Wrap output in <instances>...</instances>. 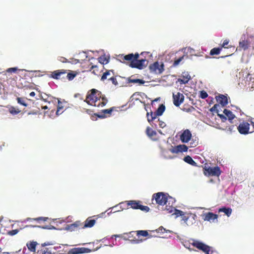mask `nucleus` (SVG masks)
I'll list each match as a JSON object with an SVG mask.
<instances>
[{"mask_svg":"<svg viewBox=\"0 0 254 254\" xmlns=\"http://www.w3.org/2000/svg\"><path fill=\"white\" fill-rule=\"evenodd\" d=\"M92 251L91 250L86 248H74L71 249L68 254H84V253H89Z\"/></svg>","mask_w":254,"mask_h":254,"instance_id":"nucleus-12","label":"nucleus"},{"mask_svg":"<svg viewBox=\"0 0 254 254\" xmlns=\"http://www.w3.org/2000/svg\"><path fill=\"white\" fill-rule=\"evenodd\" d=\"M191 137V133L188 129L185 130L180 135V140L183 143L188 142Z\"/></svg>","mask_w":254,"mask_h":254,"instance_id":"nucleus-13","label":"nucleus"},{"mask_svg":"<svg viewBox=\"0 0 254 254\" xmlns=\"http://www.w3.org/2000/svg\"><path fill=\"white\" fill-rule=\"evenodd\" d=\"M16 100L17 101V103L20 105H23L25 107L27 106V104L26 103V101L23 98L17 97L16 98Z\"/></svg>","mask_w":254,"mask_h":254,"instance_id":"nucleus-37","label":"nucleus"},{"mask_svg":"<svg viewBox=\"0 0 254 254\" xmlns=\"http://www.w3.org/2000/svg\"><path fill=\"white\" fill-rule=\"evenodd\" d=\"M191 245L198 250L202 251L206 254H212L213 253V251L211 250L210 247L202 242L195 241Z\"/></svg>","mask_w":254,"mask_h":254,"instance_id":"nucleus-6","label":"nucleus"},{"mask_svg":"<svg viewBox=\"0 0 254 254\" xmlns=\"http://www.w3.org/2000/svg\"><path fill=\"white\" fill-rule=\"evenodd\" d=\"M81 226V223L79 221H76L75 222L68 225L66 227V229L71 231H74L78 227Z\"/></svg>","mask_w":254,"mask_h":254,"instance_id":"nucleus-24","label":"nucleus"},{"mask_svg":"<svg viewBox=\"0 0 254 254\" xmlns=\"http://www.w3.org/2000/svg\"><path fill=\"white\" fill-rule=\"evenodd\" d=\"M221 50L222 49L220 47L218 48H214L211 50L210 52V55L211 56L217 55L219 54Z\"/></svg>","mask_w":254,"mask_h":254,"instance_id":"nucleus-35","label":"nucleus"},{"mask_svg":"<svg viewBox=\"0 0 254 254\" xmlns=\"http://www.w3.org/2000/svg\"><path fill=\"white\" fill-rule=\"evenodd\" d=\"M67 70L65 69H59L51 72L50 77L55 79H64Z\"/></svg>","mask_w":254,"mask_h":254,"instance_id":"nucleus-8","label":"nucleus"},{"mask_svg":"<svg viewBox=\"0 0 254 254\" xmlns=\"http://www.w3.org/2000/svg\"><path fill=\"white\" fill-rule=\"evenodd\" d=\"M36 227V226H33V225H25L23 228H28V227Z\"/></svg>","mask_w":254,"mask_h":254,"instance_id":"nucleus-60","label":"nucleus"},{"mask_svg":"<svg viewBox=\"0 0 254 254\" xmlns=\"http://www.w3.org/2000/svg\"><path fill=\"white\" fill-rule=\"evenodd\" d=\"M245 36H244V39L240 41L239 43V47L240 48L246 50L249 48L250 46V42L248 40H246Z\"/></svg>","mask_w":254,"mask_h":254,"instance_id":"nucleus-20","label":"nucleus"},{"mask_svg":"<svg viewBox=\"0 0 254 254\" xmlns=\"http://www.w3.org/2000/svg\"><path fill=\"white\" fill-rule=\"evenodd\" d=\"M52 245V244H51L49 242H45L44 243H42L41 244V248H46L45 247L47 246H50Z\"/></svg>","mask_w":254,"mask_h":254,"instance_id":"nucleus-50","label":"nucleus"},{"mask_svg":"<svg viewBox=\"0 0 254 254\" xmlns=\"http://www.w3.org/2000/svg\"><path fill=\"white\" fill-rule=\"evenodd\" d=\"M182 110L183 111L188 113H190L195 110V108L193 106L188 105H184Z\"/></svg>","mask_w":254,"mask_h":254,"instance_id":"nucleus-33","label":"nucleus"},{"mask_svg":"<svg viewBox=\"0 0 254 254\" xmlns=\"http://www.w3.org/2000/svg\"><path fill=\"white\" fill-rule=\"evenodd\" d=\"M149 69L151 72L157 74H161L164 70V64L163 63L160 64L158 62H156L150 65Z\"/></svg>","mask_w":254,"mask_h":254,"instance_id":"nucleus-10","label":"nucleus"},{"mask_svg":"<svg viewBox=\"0 0 254 254\" xmlns=\"http://www.w3.org/2000/svg\"><path fill=\"white\" fill-rule=\"evenodd\" d=\"M146 133L149 137L152 138L153 140H157V139L153 138L154 136H156V132L155 130H152L150 127H147L146 128Z\"/></svg>","mask_w":254,"mask_h":254,"instance_id":"nucleus-26","label":"nucleus"},{"mask_svg":"<svg viewBox=\"0 0 254 254\" xmlns=\"http://www.w3.org/2000/svg\"><path fill=\"white\" fill-rule=\"evenodd\" d=\"M238 126H232L231 127H230L229 128V129L230 130V131H232V130H235L236 129H237V127Z\"/></svg>","mask_w":254,"mask_h":254,"instance_id":"nucleus-51","label":"nucleus"},{"mask_svg":"<svg viewBox=\"0 0 254 254\" xmlns=\"http://www.w3.org/2000/svg\"><path fill=\"white\" fill-rule=\"evenodd\" d=\"M219 107V105L218 104H215L210 109V111H212V112H215L216 113H217V115L218 117H219V118L221 119V121L223 122H224L226 121L227 120V118L226 117V116L223 115V114H219L218 113V110L217 109V108Z\"/></svg>","mask_w":254,"mask_h":254,"instance_id":"nucleus-19","label":"nucleus"},{"mask_svg":"<svg viewBox=\"0 0 254 254\" xmlns=\"http://www.w3.org/2000/svg\"><path fill=\"white\" fill-rule=\"evenodd\" d=\"M204 217L203 219L205 221H214L215 220H216L218 218V215L217 214H215L212 212H208L205 213L204 215Z\"/></svg>","mask_w":254,"mask_h":254,"instance_id":"nucleus-18","label":"nucleus"},{"mask_svg":"<svg viewBox=\"0 0 254 254\" xmlns=\"http://www.w3.org/2000/svg\"><path fill=\"white\" fill-rule=\"evenodd\" d=\"M229 43V40L228 39H226L224 41L223 44L221 45L220 47L222 49L223 48H228L229 47H231V46H228V47H227V46H228Z\"/></svg>","mask_w":254,"mask_h":254,"instance_id":"nucleus-41","label":"nucleus"},{"mask_svg":"<svg viewBox=\"0 0 254 254\" xmlns=\"http://www.w3.org/2000/svg\"><path fill=\"white\" fill-rule=\"evenodd\" d=\"M251 124L252 127V129H251V130H250V133H252L254 132V123L252 121H251Z\"/></svg>","mask_w":254,"mask_h":254,"instance_id":"nucleus-53","label":"nucleus"},{"mask_svg":"<svg viewBox=\"0 0 254 254\" xmlns=\"http://www.w3.org/2000/svg\"><path fill=\"white\" fill-rule=\"evenodd\" d=\"M173 99L174 105L176 107H179L184 102L185 97L182 93L177 92L173 94Z\"/></svg>","mask_w":254,"mask_h":254,"instance_id":"nucleus-11","label":"nucleus"},{"mask_svg":"<svg viewBox=\"0 0 254 254\" xmlns=\"http://www.w3.org/2000/svg\"><path fill=\"white\" fill-rule=\"evenodd\" d=\"M225 115L228 117L229 121L231 123H232V120H233L235 118V116L233 113L228 109H225L223 111Z\"/></svg>","mask_w":254,"mask_h":254,"instance_id":"nucleus-25","label":"nucleus"},{"mask_svg":"<svg viewBox=\"0 0 254 254\" xmlns=\"http://www.w3.org/2000/svg\"><path fill=\"white\" fill-rule=\"evenodd\" d=\"M165 209L169 212V213H172L173 212H174V211L175 210V208L173 206H166V208H165Z\"/></svg>","mask_w":254,"mask_h":254,"instance_id":"nucleus-46","label":"nucleus"},{"mask_svg":"<svg viewBox=\"0 0 254 254\" xmlns=\"http://www.w3.org/2000/svg\"><path fill=\"white\" fill-rule=\"evenodd\" d=\"M92 73H94V74H96V71H95V70H93V71H92Z\"/></svg>","mask_w":254,"mask_h":254,"instance_id":"nucleus-64","label":"nucleus"},{"mask_svg":"<svg viewBox=\"0 0 254 254\" xmlns=\"http://www.w3.org/2000/svg\"><path fill=\"white\" fill-rule=\"evenodd\" d=\"M188 147L185 144H180L175 146L173 148L171 149V152L173 153H178L179 152H187Z\"/></svg>","mask_w":254,"mask_h":254,"instance_id":"nucleus-15","label":"nucleus"},{"mask_svg":"<svg viewBox=\"0 0 254 254\" xmlns=\"http://www.w3.org/2000/svg\"><path fill=\"white\" fill-rule=\"evenodd\" d=\"M84 101L91 106L104 107L107 103L108 99L101 91L92 89L88 92Z\"/></svg>","mask_w":254,"mask_h":254,"instance_id":"nucleus-1","label":"nucleus"},{"mask_svg":"<svg viewBox=\"0 0 254 254\" xmlns=\"http://www.w3.org/2000/svg\"><path fill=\"white\" fill-rule=\"evenodd\" d=\"M97 219V217L96 216L88 217L84 222V226L83 228H91L93 227Z\"/></svg>","mask_w":254,"mask_h":254,"instance_id":"nucleus-14","label":"nucleus"},{"mask_svg":"<svg viewBox=\"0 0 254 254\" xmlns=\"http://www.w3.org/2000/svg\"><path fill=\"white\" fill-rule=\"evenodd\" d=\"M1 254H14L13 252H3L1 253Z\"/></svg>","mask_w":254,"mask_h":254,"instance_id":"nucleus-58","label":"nucleus"},{"mask_svg":"<svg viewBox=\"0 0 254 254\" xmlns=\"http://www.w3.org/2000/svg\"><path fill=\"white\" fill-rule=\"evenodd\" d=\"M113 111V108H111L109 109H105V110H103L102 111V112L101 113V114H95V115L97 116L98 118H99L100 119H104L107 117L106 115V114H108L109 115L108 116H110L111 115Z\"/></svg>","mask_w":254,"mask_h":254,"instance_id":"nucleus-17","label":"nucleus"},{"mask_svg":"<svg viewBox=\"0 0 254 254\" xmlns=\"http://www.w3.org/2000/svg\"><path fill=\"white\" fill-rule=\"evenodd\" d=\"M157 121H154L155 122H156L158 123V126L161 127V128H164L165 126H166V124L159 120V119H157Z\"/></svg>","mask_w":254,"mask_h":254,"instance_id":"nucleus-45","label":"nucleus"},{"mask_svg":"<svg viewBox=\"0 0 254 254\" xmlns=\"http://www.w3.org/2000/svg\"><path fill=\"white\" fill-rule=\"evenodd\" d=\"M60 248H61V246H55V247H54V249L55 250H59Z\"/></svg>","mask_w":254,"mask_h":254,"instance_id":"nucleus-57","label":"nucleus"},{"mask_svg":"<svg viewBox=\"0 0 254 254\" xmlns=\"http://www.w3.org/2000/svg\"><path fill=\"white\" fill-rule=\"evenodd\" d=\"M8 111L12 115H17L21 112L19 109L16 108L13 106H10L9 107Z\"/></svg>","mask_w":254,"mask_h":254,"instance_id":"nucleus-34","label":"nucleus"},{"mask_svg":"<svg viewBox=\"0 0 254 254\" xmlns=\"http://www.w3.org/2000/svg\"><path fill=\"white\" fill-rule=\"evenodd\" d=\"M108 80H111L112 83L115 85H117L118 84V82L117 80V79L116 77H115L114 75L111 76V77H109Z\"/></svg>","mask_w":254,"mask_h":254,"instance_id":"nucleus-42","label":"nucleus"},{"mask_svg":"<svg viewBox=\"0 0 254 254\" xmlns=\"http://www.w3.org/2000/svg\"><path fill=\"white\" fill-rule=\"evenodd\" d=\"M190 79V76L188 73H183L182 78L178 79V81L181 84H185L187 83Z\"/></svg>","mask_w":254,"mask_h":254,"instance_id":"nucleus-21","label":"nucleus"},{"mask_svg":"<svg viewBox=\"0 0 254 254\" xmlns=\"http://www.w3.org/2000/svg\"><path fill=\"white\" fill-rule=\"evenodd\" d=\"M24 87L29 88H31V89H33L34 88L33 84H29L28 85H24Z\"/></svg>","mask_w":254,"mask_h":254,"instance_id":"nucleus-54","label":"nucleus"},{"mask_svg":"<svg viewBox=\"0 0 254 254\" xmlns=\"http://www.w3.org/2000/svg\"><path fill=\"white\" fill-rule=\"evenodd\" d=\"M200 97L202 99H205L208 97V94L204 91H201L200 93Z\"/></svg>","mask_w":254,"mask_h":254,"instance_id":"nucleus-47","label":"nucleus"},{"mask_svg":"<svg viewBox=\"0 0 254 254\" xmlns=\"http://www.w3.org/2000/svg\"><path fill=\"white\" fill-rule=\"evenodd\" d=\"M19 230L18 229L12 230L8 231L7 232V234L9 236H14V235H16V234H17L18 232H19Z\"/></svg>","mask_w":254,"mask_h":254,"instance_id":"nucleus-44","label":"nucleus"},{"mask_svg":"<svg viewBox=\"0 0 254 254\" xmlns=\"http://www.w3.org/2000/svg\"><path fill=\"white\" fill-rule=\"evenodd\" d=\"M59 60L60 62H61L62 63H67V62H68V60L66 58H65L64 57H60L59 58Z\"/></svg>","mask_w":254,"mask_h":254,"instance_id":"nucleus-49","label":"nucleus"},{"mask_svg":"<svg viewBox=\"0 0 254 254\" xmlns=\"http://www.w3.org/2000/svg\"><path fill=\"white\" fill-rule=\"evenodd\" d=\"M182 219L185 221V222H186L188 219V217H187L186 216H185V215L184 216H182Z\"/></svg>","mask_w":254,"mask_h":254,"instance_id":"nucleus-56","label":"nucleus"},{"mask_svg":"<svg viewBox=\"0 0 254 254\" xmlns=\"http://www.w3.org/2000/svg\"><path fill=\"white\" fill-rule=\"evenodd\" d=\"M136 234L138 237L139 236H143V237H146L148 236V233L146 230H139L135 231Z\"/></svg>","mask_w":254,"mask_h":254,"instance_id":"nucleus-36","label":"nucleus"},{"mask_svg":"<svg viewBox=\"0 0 254 254\" xmlns=\"http://www.w3.org/2000/svg\"><path fill=\"white\" fill-rule=\"evenodd\" d=\"M97 67V66L96 65H92V66L91 67V68H90V70H91L92 69H93V68H96Z\"/></svg>","mask_w":254,"mask_h":254,"instance_id":"nucleus-61","label":"nucleus"},{"mask_svg":"<svg viewBox=\"0 0 254 254\" xmlns=\"http://www.w3.org/2000/svg\"><path fill=\"white\" fill-rule=\"evenodd\" d=\"M18 70L17 67H11L6 70L7 72H15Z\"/></svg>","mask_w":254,"mask_h":254,"instance_id":"nucleus-48","label":"nucleus"},{"mask_svg":"<svg viewBox=\"0 0 254 254\" xmlns=\"http://www.w3.org/2000/svg\"><path fill=\"white\" fill-rule=\"evenodd\" d=\"M250 124L248 122L243 121L237 127V129L241 134H247L250 133Z\"/></svg>","mask_w":254,"mask_h":254,"instance_id":"nucleus-9","label":"nucleus"},{"mask_svg":"<svg viewBox=\"0 0 254 254\" xmlns=\"http://www.w3.org/2000/svg\"><path fill=\"white\" fill-rule=\"evenodd\" d=\"M126 204L127 206H130L131 208L134 209H140L145 212H148L150 210L147 206H144L140 204L139 201L129 200L126 201L124 202L121 203L120 204L122 205Z\"/></svg>","mask_w":254,"mask_h":254,"instance_id":"nucleus-5","label":"nucleus"},{"mask_svg":"<svg viewBox=\"0 0 254 254\" xmlns=\"http://www.w3.org/2000/svg\"><path fill=\"white\" fill-rule=\"evenodd\" d=\"M165 110V106L163 104L160 105L157 110L155 112H151L147 113L146 117L148 122L153 126V122L157 119V116H161Z\"/></svg>","mask_w":254,"mask_h":254,"instance_id":"nucleus-3","label":"nucleus"},{"mask_svg":"<svg viewBox=\"0 0 254 254\" xmlns=\"http://www.w3.org/2000/svg\"><path fill=\"white\" fill-rule=\"evenodd\" d=\"M184 57V56H183L179 58V59L175 60L173 64V66L174 67L177 66L180 63V62L183 60Z\"/></svg>","mask_w":254,"mask_h":254,"instance_id":"nucleus-40","label":"nucleus"},{"mask_svg":"<svg viewBox=\"0 0 254 254\" xmlns=\"http://www.w3.org/2000/svg\"><path fill=\"white\" fill-rule=\"evenodd\" d=\"M114 75V72L113 70H107L102 75L101 80L104 81L105 79H108L109 77Z\"/></svg>","mask_w":254,"mask_h":254,"instance_id":"nucleus-22","label":"nucleus"},{"mask_svg":"<svg viewBox=\"0 0 254 254\" xmlns=\"http://www.w3.org/2000/svg\"><path fill=\"white\" fill-rule=\"evenodd\" d=\"M169 196L163 192H159L154 193L152 195V200H155L156 204L160 205H164L166 204ZM169 198L173 199L172 197L169 196Z\"/></svg>","mask_w":254,"mask_h":254,"instance_id":"nucleus-4","label":"nucleus"},{"mask_svg":"<svg viewBox=\"0 0 254 254\" xmlns=\"http://www.w3.org/2000/svg\"><path fill=\"white\" fill-rule=\"evenodd\" d=\"M139 55L136 53L135 54H129L124 56L123 60L129 61V66L132 68H135L138 69H142L147 65L148 62L146 59H138Z\"/></svg>","mask_w":254,"mask_h":254,"instance_id":"nucleus-2","label":"nucleus"},{"mask_svg":"<svg viewBox=\"0 0 254 254\" xmlns=\"http://www.w3.org/2000/svg\"><path fill=\"white\" fill-rule=\"evenodd\" d=\"M64 111V106H63V103L62 102L58 99V104L57 106V110L56 112V114L57 116H59L62 114Z\"/></svg>","mask_w":254,"mask_h":254,"instance_id":"nucleus-27","label":"nucleus"},{"mask_svg":"<svg viewBox=\"0 0 254 254\" xmlns=\"http://www.w3.org/2000/svg\"><path fill=\"white\" fill-rule=\"evenodd\" d=\"M42 109H44V110L47 109H48V107L47 106H43L42 107Z\"/></svg>","mask_w":254,"mask_h":254,"instance_id":"nucleus-62","label":"nucleus"},{"mask_svg":"<svg viewBox=\"0 0 254 254\" xmlns=\"http://www.w3.org/2000/svg\"><path fill=\"white\" fill-rule=\"evenodd\" d=\"M100 248V247H97V248H96L95 249H94L93 250V251H96V250H98Z\"/></svg>","mask_w":254,"mask_h":254,"instance_id":"nucleus-63","label":"nucleus"},{"mask_svg":"<svg viewBox=\"0 0 254 254\" xmlns=\"http://www.w3.org/2000/svg\"><path fill=\"white\" fill-rule=\"evenodd\" d=\"M38 111H35V112L31 111V112H28V115H36L38 113Z\"/></svg>","mask_w":254,"mask_h":254,"instance_id":"nucleus-55","label":"nucleus"},{"mask_svg":"<svg viewBox=\"0 0 254 254\" xmlns=\"http://www.w3.org/2000/svg\"><path fill=\"white\" fill-rule=\"evenodd\" d=\"M203 173L205 176L219 177L221 174V171L220 168L218 166L214 167H209L208 168L205 167L204 168Z\"/></svg>","mask_w":254,"mask_h":254,"instance_id":"nucleus-7","label":"nucleus"},{"mask_svg":"<svg viewBox=\"0 0 254 254\" xmlns=\"http://www.w3.org/2000/svg\"><path fill=\"white\" fill-rule=\"evenodd\" d=\"M35 95V93L34 92H31L30 93V96L31 97H34V96Z\"/></svg>","mask_w":254,"mask_h":254,"instance_id":"nucleus-59","label":"nucleus"},{"mask_svg":"<svg viewBox=\"0 0 254 254\" xmlns=\"http://www.w3.org/2000/svg\"><path fill=\"white\" fill-rule=\"evenodd\" d=\"M216 100L222 107L226 106L228 103L227 97L222 94L216 96Z\"/></svg>","mask_w":254,"mask_h":254,"instance_id":"nucleus-16","label":"nucleus"},{"mask_svg":"<svg viewBox=\"0 0 254 254\" xmlns=\"http://www.w3.org/2000/svg\"><path fill=\"white\" fill-rule=\"evenodd\" d=\"M127 81L128 83H138L139 84H143L145 83V81L140 79H134L131 77H130L128 78Z\"/></svg>","mask_w":254,"mask_h":254,"instance_id":"nucleus-29","label":"nucleus"},{"mask_svg":"<svg viewBox=\"0 0 254 254\" xmlns=\"http://www.w3.org/2000/svg\"><path fill=\"white\" fill-rule=\"evenodd\" d=\"M99 62L102 64H107L109 62V60L105 56H101L99 58Z\"/></svg>","mask_w":254,"mask_h":254,"instance_id":"nucleus-38","label":"nucleus"},{"mask_svg":"<svg viewBox=\"0 0 254 254\" xmlns=\"http://www.w3.org/2000/svg\"><path fill=\"white\" fill-rule=\"evenodd\" d=\"M38 244L37 242L32 241L27 243L26 246L30 251L35 253L36 252V247Z\"/></svg>","mask_w":254,"mask_h":254,"instance_id":"nucleus-23","label":"nucleus"},{"mask_svg":"<svg viewBox=\"0 0 254 254\" xmlns=\"http://www.w3.org/2000/svg\"><path fill=\"white\" fill-rule=\"evenodd\" d=\"M133 233H136L135 231L131 232L128 234H127L128 240L130 241H131L132 243H134V244H138V243L141 242H142L141 240H138V239H131V238L133 236V234H132Z\"/></svg>","mask_w":254,"mask_h":254,"instance_id":"nucleus-32","label":"nucleus"},{"mask_svg":"<svg viewBox=\"0 0 254 254\" xmlns=\"http://www.w3.org/2000/svg\"><path fill=\"white\" fill-rule=\"evenodd\" d=\"M67 75H66V77L69 81H71L73 80L74 77L77 75L78 73L76 71H70L68 73H66Z\"/></svg>","mask_w":254,"mask_h":254,"instance_id":"nucleus-30","label":"nucleus"},{"mask_svg":"<svg viewBox=\"0 0 254 254\" xmlns=\"http://www.w3.org/2000/svg\"><path fill=\"white\" fill-rule=\"evenodd\" d=\"M174 211V214H175L176 216V217L184 216L185 214L184 212L180 210L177 209L176 208Z\"/></svg>","mask_w":254,"mask_h":254,"instance_id":"nucleus-39","label":"nucleus"},{"mask_svg":"<svg viewBox=\"0 0 254 254\" xmlns=\"http://www.w3.org/2000/svg\"><path fill=\"white\" fill-rule=\"evenodd\" d=\"M184 160L188 163V164L193 166H197V163L192 159V158L190 156H187L185 157L184 159Z\"/></svg>","mask_w":254,"mask_h":254,"instance_id":"nucleus-31","label":"nucleus"},{"mask_svg":"<svg viewBox=\"0 0 254 254\" xmlns=\"http://www.w3.org/2000/svg\"><path fill=\"white\" fill-rule=\"evenodd\" d=\"M47 219V218H46V217H38V218H27V220H35V221H38V222H39L40 221H45Z\"/></svg>","mask_w":254,"mask_h":254,"instance_id":"nucleus-43","label":"nucleus"},{"mask_svg":"<svg viewBox=\"0 0 254 254\" xmlns=\"http://www.w3.org/2000/svg\"><path fill=\"white\" fill-rule=\"evenodd\" d=\"M39 97H40V98L41 100H42L43 101H45V102H48L50 103V101H48L46 98H44V97L42 96V94H40V95H39Z\"/></svg>","mask_w":254,"mask_h":254,"instance_id":"nucleus-52","label":"nucleus"},{"mask_svg":"<svg viewBox=\"0 0 254 254\" xmlns=\"http://www.w3.org/2000/svg\"><path fill=\"white\" fill-rule=\"evenodd\" d=\"M219 212H224L227 216H230L232 213V210L230 207H223L219 208Z\"/></svg>","mask_w":254,"mask_h":254,"instance_id":"nucleus-28","label":"nucleus"}]
</instances>
